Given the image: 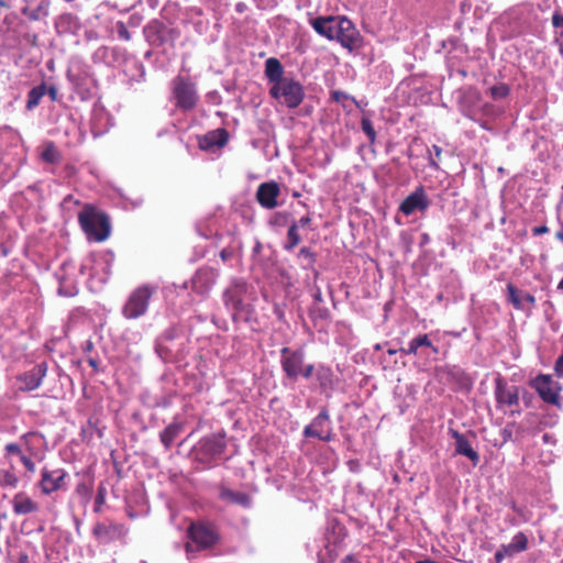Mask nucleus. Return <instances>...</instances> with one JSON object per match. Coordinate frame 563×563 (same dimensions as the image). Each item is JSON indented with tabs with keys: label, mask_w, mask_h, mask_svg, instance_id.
Returning a JSON list of instances; mask_svg holds the SVG:
<instances>
[{
	"label": "nucleus",
	"mask_w": 563,
	"mask_h": 563,
	"mask_svg": "<svg viewBox=\"0 0 563 563\" xmlns=\"http://www.w3.org/2000/svg\"><path fill=\"white\" fill-rule=\"evenodd\" d=\"M78 222L89 241L102 242L110 235L108 218L90 205H86L79 212Z\"/></svg>",
	"instance_id": "f257e3e1"
},
{
	"label": "nucleus",
	"mask_w": 563,
	"mask_h": 563,
	"mask_svg": "<svg viewBox=\"0 0 563 563\" xmlns=\"http://www.w3.org/2000/svg\"><path fill=\"white\" fill-rule=\"evenodd\" d=\"M157 291V286L144 284L133 289L122 307V316L133 320L143 317L150 306L151 298Z\"/></svg>",
	"instance_id": "f03ea898"
},
{
	"label": "nucleus",
	"mask_w": 563,
	"mask_h": 563,
	"mask_svg": "<svg viewBox=\"0 0 563 563\" xmlns=\"http://www.w3.org/2000/svg\"><path fill=\"white\" fill-rule=\"evenodd\" d=\"M529 386L538 394L540 399L559 410L563 409L561 396L562 385L551 374H538L529 380Z\"/></svg>",
	"instance_id": "7ed1b4c3"
},
{
	"label": "nucleus",
	"mask_w": 563,
	"mask_h": 563,
	"mask_svg": "<svg viewBox=\"0 0 563 563\" xmlns=\"http://www.w3.org/2000/svg\"><path fill=\"white\" fill-rule=\"evenodd\" d=\"M247 289V283L243 278H233L222 294L223 303L233 320H236L239 314L250 311V306L244 301Z\"/></svg>",
	"instance_id": "20e7f679"
},
{
	"label": "nucleus",
	"mask_w": 563,
	"mask_h": 563,
	"mask_svg": "<svg viewBox=\"0 0 563 563\" xmlns=\"http://www.w3.org/2000/svg\"><path fill=\"white\" fill-rule=\"evenodd\" d=\"M170 85L172 95L178 109L187 112L196 108L199 96L196 84L189 77L176 76Z\"/></svg>",
	"instance_id": "39448f33"
},
{
	"label": "nucleus",
	"mask_w": 563,
	"mask_h": 563,
	"mask_svg": "<svg viewBox=\"0 0 563 563\" xmlns=\"http://www.w3.org/2000/svg\"><path fill=\"white\" fill-rule=\"evenodd\" d=\"M269 96L280 100L287 108L295 109L303 101L305 90L298 80L288 77L277 86H271Z\"/></svg>",
	"instance_id": "423d86ee"
},
{
	"label": "nucleus",
	"mask_w": 563,
	"mask_h": 563,
	"mask_svg": "<svg viewBox=\"0 0 563 563\" xmlns=\"http://www.w3.org/2000/svg\"><path fill=\"white\" fill-rule=\"evenodd\" d=\"M520 394L521 387L508 385L505 378L500 376L495 379L494 395L498 409H505L508 407L511 408V415H521Z\"/></svg>",
	"instance_id": "0eeeda50"
},
{
	"label": "nucleus",
	"mask_w": 563,
	"mask_h": 563,
	"mask_svg": "<svg viewBox=\"0 0 563 563\" xmlns=\"http://www.w3.org/2000/svg\"><path fill=\"white\" fill-rule=\"evenodd\" d=\"M227 448L224 435L221 433H213L203 437L194 448L196 459L210 465L214 460L220 457Z\"/></svg>",
	"instance_id": "6e6552de"
},
{
	"label": "nucleus",
	"mask_w": 563,
	"mask_h": 563,
	"mask_svg": "<svg viewBox=\"0 0 563 563\" xmlns=\"http://www.w3.org/2000/svg\"><path fill=\"white\" fill-rule=\"evenodd\" d=\"M188 537L197 550H205L213 547L219 540L216 526L208 521L192 522L188 528Z\"/></svg>",
	"instance_id": "1a4fd4ad"
},
{
	"label": "nucleus",
	"mask_w": 563,
	"mask_h": 563,
	"mask_svg": "<svg viewBox=\"0 0 563 563\" xmlns=\"http://www.w3.org/2000/svg\"><path fill=\"white\" fill-rule=\"evenodd\" d=\"M48 365L46 362L37 363L30 371L21 373L16 376L19 383V390L23 393H30L37 389L43 379L46 377Z\"/></svg>",
	"instance_id": "9d476101"
},
{
	"label": "nucleus",
	"mask_w": 563,
	"mask_h": 563,
	"mask_svg": "<svg viewBox=\"0 0 563 563\" xmlns=\"http://www.w3.org/2000/svg\"><path fill=\"white\" fill-rule=\"evenodd\" d=\"M67 472L64 468L49 470L44 467L41 472L40 487L44 495L66 488Z\"/></svg>",
	"instance_id": "9b49d317"
},
{
	"label": "nucleus",
	"mask_w": 563,
	"mask_h": 563,
	"mask_svg": "<svg viewBox=\"0 0 563 563\" xmlns=\"http://www.w3.org/2000/svg\"><path fill=\"white\" fill-rule=\"evenodd\" d=\"M128 528L122 523L97 522L92 528L93 537L101 543H110L126 536Z\"/></svg>",
	"instance_id": "f8f14e48"
},
{
	"label": "nucleus",
	"mask_w": 563,
	"mask_h": 563,
	"mask_svg": "<svg viewBox=\"0 0 563 563\" xmlns=\"http://www.w3.org/2000/svg\"><path fill=\"white\" fill-rule=\"evenodd\" d=\"M282 367L287 377L296 379L302 372L305 355L302 351H291L288 347H283L282 351Z\"/></svg>",
	"instance_id": "ddd939ff"
},
{
	"label": "nucleus",
	"mask_w": 563,
	"mask_h": 563,
	"mask_svg": "<svg viewBox=\"0 0 563 563\" xmlns=\"http://www.w3.org/2000/svg\"><path fill=\"white\" fill-rule=\"evenodd\" d=\"M430 206V200L423 187L416 188L409 196H407L399 206V211L405 216L413 214L417 211H426Z\"/></svg>",
	"instance_id": "4468645a"
},
{
	"label": "nucleus",
	"mask_w": 563,
	"mask_h": 563,
	"mask_svg": "<svg viewBox=\"0 0 563 563\" xmlns=\"http://www.w3.org/2000/svg\"><path fill=\"white\" fill-rule=\"evenodd\" d=\"M177 333L176 329H167L156 341L155 351L164 362L175 361L178 349L174 344Z\"/></svg>",
	"instance_id": "2eb2a0df"
},
{
	"label": "nucleus",
	"mask_w": 563,
	"mask_h": 563,
	"mask_svg": "<svg viewBox=\"0 0 563 563\" xmlns=\"http://www.w3.org/2000/svg\"><path fill=\"white\" fill-rule=\"evenodd\" d=\"M335 41H338L344 48L350 51L358 46L360 33L352 21L345 16L341 15Z\"/></svg>",
	"instance_id": "dca6fc26"
},
{
	"label": "nucleus",
	"mask_w": 563,
	"mask_h": 563,
	"mask_svg": "<svg viewBox=\"0 0 563 563\" xmlns=\"http://www.w3.org/2000/svg\"><path fill=\"white\" fill-rule=\"evenodd\" d=\"M280 195L279 185L272 180L263 183L257 187L256 200L265 209H274L278 206L277 198Z\"/></svg>",
	"instance_id": "f3484780"
},
{
	"label": "nucleus",
	"mask_w": 563,
	"mask_h": 563,
	"mask_svg": "<svg viewBox=\"0 0 563 563\" xmlns=\"http://www.w3.org/2000/svg\"><path fill=\"white\" fill-rule=\"evenodd\" d=\"M341 15L318 16L310 20L313 30L321 36L334 41L338 36Z\"/></svg>",
	"instance_id": "a211bd4d"
},
{
	"label": "nucleus",
	"mask_w": 563,
	"mask_h": 563,
	"mask_svg": "<svg viewBox=\"0 0 563 563\" xmlns=\"http://www.w3.org/2000/svg\"><path fill=\"white\" fill-rule=\"evenodd\" d=\"M13 512L16 516L30 515L38 511L40 506L36 501L30 498L24 493H18L13 496L12 500Z\"/></svg>",
	"instance_id": "6ab92c4d"
},
{
	"label": "nucleus",
	"mask_w": 563,
	"mask_h": 563,
	"mask_svg": "<svg viewBox=\"0 0 563 563\" xmlns=\"http://www.w3.org/2000/svg\"><path fill=\"white\" fill-rule=\"evenodd\" d=\"M451 435L455 440V452L456 454L468 457L474 465L479 461L478 453L472 448L466 437L456 430H451Z\"/></svg>",
	"instance_id": "aec40b11"
},
{
	"label": "nucleus",
	"mask_w": 563,
	"mask_h": 563,
	"mask_svg": "<svg viewBox=\"0 0 563 563\" xmlns=\"http://www.w3.org/2000/svg\"><path fill=\"white\" fill-rule=\"evenodd\" d=\"M284 66L278 58L269 57L266 59L264 74L272 86H277L285 80L286 77L284 76Z\"/></svg>",
	"instance_id": "412c9836"
},
{
	"label": "nucleus",
	"mask_w": 563,
	"mask_h": 563,
	"mask_svg": "<svg viewBox=\"0 0 563 563\" xmlns=\"http://www.w3.org/2000/svg\"><path fill=\"white\" fill-rule=\"evenodd\" d=\"M219 497L230 504L239 505L243 508H251L252 497L243 492H235L228 487H221Z\"/></svg>",
	"instance_id": "4be33fe9"
},
{
	"label": "nucleus",
	"mask_w": 563,
	"mask_h": 563,
	"mask_svg": "<svg viewBox=\"0 0 563 563\" xmlns=\"http://www.w3.org/2000/svg\"><path fill=\"white\" fill-rule=\"evenodd\" d=\"M330 424V417L327 409H322L317 417L311 421L310 424L306 426L303 429V437L306 438H316L320 437V433L323 432V428Z\"/></svg>",
	"instance_id": "5701e85b"
},
{
	"label": "nucleus",
	"mask_w": 563,
	"mask_h": 563,
	"mask_svg": "<svg viewBox=\"0 0 563 563\" xmlns=\"http://www.w3.org/2000/svg\"><path fill=\"white\" fill-rule=\"evenodd\" d=\"M431 347L434 353L439 352V349L432 344L430 341L428 334H421L416 338H413L409 343L407 349H400V352L404 354H413L416 355L418 353L419 347Z\"/></svg>",
	"instance_id": "b1692460"
},
{
	"label": "nucleus",
	"mask_w": 563,
	"mask_h": 563,
	"mask_svg": "<svg viewBox=\"0 0 563 563\" xmlns=\"http://www.w3.org/2000/svg\"><path fill=\"white\" fill-rule=\"evenodd\" d=\"M183 430V423L174 421L169 423L159 434V439L164 446L170 449L174 440L180 434Z\"/></svg>",
	"instance_id": "393cba45"
},
{
	"label": "nucleus",
	"mask_w": 563,
	"mask_h": 563,
	"mask_svg": "<svg viewBox=\"0 0 563 563\" xmlns=\"http://www.w3.org/2000/svg\"><path fill=\"white\" fill-rule=\"evenodd\" d=\"M228 141V133L224 129H218L216 131H212L208 133L205 136L206 144L202 145L206 148L210 147H222Z\"/></svg>",
	"instance_id": "a878e982"
},
{
	"label": "nucleus",
	"mask_w": 563,
	"mask_h": 563,
	"mask_svg": "<svg viewBox=\"0 0 563 563\" xmlns=\"http://www.w3.org/2000/svg\"><path fill=\"white\" fill-rule=\"evenodd\" d=\"M46 95V86L44 84L32 88L27 93L26 109L33 110L40 104L41 99Z\"/></svg>",
	"instance_id": "bb28decb"
},
{
	"label": "nucleus",
	"mask_w": 563,
	"mask_h": 563,
	"mask_svg": "<svg viewBox=\"0 0 563 563\" xmlns=\"http://www.w3.org/2000/svg\"><path fill=\"white\" fill-rule=\"evenodd\" d=\"M19 484V477L14 472L13 465L8 470H0V486L2 488H15Z\"/></svg>",
	"instance_id": "cd10ccee"
},
{
	"label": "nucleus",
	"mask_w": 563,
	"mask_h": 563,
	"mask_svg": "<svg viewBox=\"0 0 563 563\" xmlns=\"http://www.w3.org/2000/svg\"><path fill=\"white\" fill-rule=\"evenodd\" d=\"M162 30H163V25L157 21H153L144 27V34L150 42L162 43L163 42V35L161 34Z\"/></svg>",
	"instance_id": "c85d7f7f"
},
{
	"label": "nucleus",
	"mask_w": 563,
	"mask_h": 563,
	"mask_svg": "<svg viewBox=\"0 0 563 563\" xmlns=\"http://www.w3.org/2000/svg\"><path fill=\"white\" fill-rule=\"evenodd\" d=\"M507 294L508 301L517 309V310H526V306L522 302V295L515 285H507Z\"/></svg>",
	"instance_id": "c756f323"
},
{
	"label": "nucleus",
	"mask_w": 563,
	"mask_h": 563,
	"mask_svg": "<svg viewBox=\"0 0 563 563\" xmlns=\"http://www.w3.org/2000/svg\"><path fill=\"white\" fill-rule=\"evenodd\" d=\"M297 256L301 267L305 269L311 268L316 262L314 253L307 246L301 247Z\"/></svg>",
	"instance_id": "7c9ffc66"
},
{
	"label": "nucleus",
	"mask_w": 563,
	"mask_h": 563,
	"mask_svg": "<svg viewBox=\"0 0 563 563\" xmlns=\"http://www.w3.org/2000/svg\"><path fill=\"white\" fill-rule=\"evenodd\" d=\"M297 225H290L287 232V241L284 244V250L287 252L292 251L301 241Z\"/></svg>",
	"instance_id": "2f4dec72"
},
{
	"label": "nucleus",
	"mask_w": 563,
	"mask_h": 563,
	"mask_svg": "<svg viewBox=\"0 0 563 563\" xmlns=\"http://www.w3.org/2000/svg\"><path fill=\"white\" fill-rule=\"evenodd\" d=\"M508 544L516 553L523 552L528 548V537L521 531L517 532Z\"/></svg>",
	"instance_id": "473e14b6"
},
{
	"label": "nucleus",
	"mask_w": 563,
	"mask_h": 563,
	"mask_svg": "<svg viewBox=\"0 0 563 563\" xmlns=\"http://www.w3.org/2000/svg\"><path fill=\"white\" fill-rule=\"evenodd\" d=\"M317 379L322 389L330 387L332 385V371L324 366L318 367Z\"/></svg>",
	"instance_id": "72a5a7b5"
},
{
	"label": "nucleus",
	"mask_w": 563,
	"mask_h": 563,
	"mask_svg": "<svg viewBox=\"0 0 563 563\" xmlns=\"http://www.w3.org/2000/svg\"><path fill=\"white\" fill-rule=\"evenodd\" d=\"M361 126H362V131L366 134L369 142L373 143L376 139V132H375L372 121L369 119H362Z\"/></svg>",
	"instance_id": "f704fd0d"
},
{
	"label": "nucleus",
	"mask_w": 563,
	"mask_h": 563,
	"mask_svg": "<svg viewBox=\"0 0 563 563\" xmlns=\"http://www.w3.org/2000/svg\"><path fill=\"white\" fill-rule=\"evenodd\" d=\"M42 158L47 163H55L59 158V154L54 145H48L42 153Z\"/></svg>",
	"instance_id": "c9c22d12"
},
{
	"label": "nucleus",
	"mask_w": 563,
	"mask_h": 563,
	"mask_svg": "<svg viewBox=\"0 0 563 563\" xmlns=\"http://www.w3.org/2000/svg\"><path fill=\"white\" fill-rule=\"evenodd\" d=\"M106 495H107L106 487L102 485L99 486L98 490H97V496L95 499V507H93L95 512L101 511V508H102L103 504L106 503Z\"/></svg>",
	"instance_id": "e433bc0d"
},
{
	"label": "nucleus",
	"mask_w": 563,
	"mask_h": 563,
	"mask_svg": "<svg viewBox=\"0 0 563 563\" xmlns=\"http://www.w3.org/2000/svg\"><path fill=\"white\" fill-rule=\"evenodd\" d=\"M442 148L439 145H433L432 150L429 151V165L435 169L439 168L437 159L441 157Z\"/></svg>",
	"instance_id": "4c0bfd02"
},
{
	"label": "nucleus",
	"mask_w": 563,
	"mask_h": 563,
	"mask_svg": "<svg viewBox=\"0 0 563 563\" xmlns=\"http://www.w3.org/2000/svg\"><path fill=\"white\" fill-rule=\"evenodd\" d=\"M509 88L506 85L494 86L490 88V95L495 99H501L507 97Z\"/></svg>",
	"instance_id": "58836bf2"
},
{
	"label": "nucleus",
	"mask_w": 563,
	"mask_h": 563,
	"mask_svg": "<svg viewBox=\"0 0 563 563\" xmlns=\"http://www.w3.org/2000/svg\"><path fill=\"white\" fill-rule=\"evenodd\" d=\"M4 451H5V457H9L10 455H16L21 459V455H24L22 453L20 445L16 443H8L4 446Z\"/></svg>",
	"instance_id": "ea45409f"
},
{
	"label": "nucleus",
	"mask_w": 563,
	"mask_h": 563,
	"mask_svg": "<svg viewBox=\"0 0 563 563\" xmlns=\"http://www.w3.org/2000/svg\"><path fill=\"white\" fill-rule=\"evenodd\" d=\"M117 31L120 38L124 41L131 40V33L126 29L125 24L122 21L117 22Z\"/></svg>",
	"instance_id": "a19ab883"
},
{
	"label": "nucleus",
	"mask_w": 563,
	"mask_h": 563,
	"mask_svg": "<svg viewBox=\"0 0 563 563\" xmlns=\"http://www.w3.org/2000/svg\"><path fill=\"white\" fill-rule=\"evenodd\" d=\"M331 99L335 102H340V103H343L345 100H353L354 99L347 95L346 92L344 91H340V90H334L331 92Z\"/></svg>",
	"instance_id": "79ce46f5"
},
{
	"label": "nucleus",
	"mask_w": 563,
	"mask_h": 563,
	"mask_svg": "<svg viewBox=\"0 0 563 563\" xmlns=\"http://www.w3.org/2000/svg\"><path fill=\"white\" fill-rule=\"evenodd\" d=\"M522 302L526 309H531L536 305V298L533 295L526 292L522 295Z\"/></svg>",
	"instance_id": "37998d69"
},
{
	"label": "nucleus",
	"mask_w": 563,
	"mask_h": 563,
	"mask_svg": "<svg viewBox=\"0 0 563 563\" xmlns=\"http://www.w3.org/2000/svg\"><path fill=\"white\" fill-rule=\"evenodd\" d=\"M554 372L556 376L563 378V354L558 357L554 363Z\"/></svg>",
	"instance_id": "c03bdc74"
},
{
	"label": "nucleus",
	"mask_w": 563,
	"mask_h": 563,
	"mask_svg": "<svg viewBox=\"0 0 563 563\" xmlns=\"http://www.w3.org/2000/svg\"><path fill=\"white\" fill-rule=\"evenodd\" d=\"M20 460L29 472H31V473L35 472V464L33 463V461L30 457H27L26 455H21Z\"/></svg>",
	"instance_id": "a18cd8bd"
},
{
	"label": "nucleus",
	"mask_w": 563,
	"mask_h": 563,
	"mask_svg": "<svg viewBox=\"0 0 563 563\" xmlns=\"http://www.w3.org/2000/svg\"><path fill=\"white\" fill-rule=\"evenodd\" d=\"M520 396H521L526 407H530L532 404V400H533V395L530 394L529 391H527L526 389L521 388Z\"/></svg>",
	"instance_id": "49530a36"
},
{
	"label": "nucleus",
	"mask_w": 563,
	"mask_h": 563,
	"mask_svg": "<svg viewBox=\"0 0 563 563\" xmlns=\"http://www.w3.org/2000/svg\"><path fill=\"white\" fill-rule=\"evenodd\" d=\"M287 214L277 212L273 216L271 223L273 224H284L286 222Z\"/></svg>",
	"instance_id": "de8ad7c7"
},
{
	"label": "nucleus",
	"mask_w": 563,
	"mask_h": 563,
	"mask_svg": "<svg viewBox=\"0 0 563 563\" xmlns=\"http://www.w3.org/2000/svg\"><path fill=\"white\" fill-rule=\"evenodd\" d=\"M311 218L309 216L301 217L298 221H294L291 224L297 225V229L305 228L310 224Z\"/></svg>",
	"instance_id": "09e8293b"
},
{
	"label": "nucleus",
	"mask_w": 563,
	"mask_h": 563,
	"mask_svg": "<svg viewBox=\"0 0 563 563\" xmlns=\"http://www.w3.org/2000/svg\"><path fill=\"white\" fill-rule=\"evenodd\" d=\"M552 25L563 29V15L559 14V12H554L552 15Z\"/></svg>",
	"instance_id": "8fccbe9b"
},
{
	"label": "nucleus",
	"mask_w": 563,
	"mask_h": 563,
	"mask_svg": "<svg viewBox=\"0 0 563 563\" xmlns=\"http://www.w3.org/2000/svg\"><path fill=\"white\" fill-rule=\"evenodd\" d=\"M93 349H95V344H93V342H92V340H91V339H88V340H86V341L82 343V352H84V353H90V352H92V351H93Z\"/></svg>",
	"instance_id": "3c124183"
},
{
	"label": "nucleus",
	"mask_w": 563,
	"mask_h": 563,
	"mask_svg": "<svg viewBox=\"0 0 563 563\" xmlns=\"http://www.w3.org/2000/svg\"><path fill=\"white\" fill-rule=\"evenodd\" d=\"M313 371H314V366L312 364H309V365H306L305 367L302 366L301 374L305 378H309V377H311Z\"/></svg>",
	"instance_id": "603ef678"
},
{
	"label": "nucleus",
	"mask_w": 563,
	"mask_h": 563,
	"mask_svg": "<svg viewBox=\"0 0 563 563\" xmlns=\"http://www.w3.org/2000/svg\"><path fill=\"white\" fill-rule=\"evenodd\" d=\"M548 232H549V228L545 224L539 225V227H534L532 229L533 235H541V234H545Z\"/></svg>",
	"instance_id": "864d4df0"
},
{
	"label": "nucleus",
	"mask_w": 563,
	"mask_h": 563,
	"mask_svg": "<svg viewBox=\"0 0 563 563\" xmlns=\"http://www.w3.org/2000/svg\"><path fill=\"white\" fill-rule=\"evenodd\" d=\"M500 550L503 551V553L506 555V556H514L515 554H517L512 548L509 547V544H501L500 545Z\"/></svg>",
	"instance_id": "5fc2aeb1"
},
{
	"label": "nucleus",
	"mask_w": 563,
	"mask_h": 563,
	"mask_svg": "<svg viewBox=\"0 0 563 563\" xmlns=\"http://www.w3.org/2000/svg\"><path fill=\"white\" fill-rule=\"evenodd\" d=\"M319 440L321 441H325V442H329L332 440L333 438V433L332 431L329 429L325 433L321 432L320 433V437H317Z\"/></svg>",
	"instance_id": "6e6d98bb"
},
{
	"label": "nucleus",
	"mask_w": 563,
	"mask_h": 563,
	"mask_svg": "<svg viewBox=\"0 0 563 563\" xmlns=\"http://www.w3.org/2000/svg\"><path fill=\"white\" fill-rule=\"evenodd\" d=\"M46 93L51 97L53 101L57 99V89L54 86L46 88Z\"/></svg>",
	"instance_id": "4d7b16f0"
},
{
	"label": "nucleus",
	"mask_w": 563,
	"mask_h": 563,
	"mask_svg": "<svg viewBox=\"0 0 563 563\" xmlns=\"http://www.w3.org/2000/svg\"><path fill=\"white\" fill-rule=\"evenodd\" d=\"M205 275H206V274H203V273H198V274L195 276V278L192 279V284H194V287H195V288H198V287H199V286H198V284H199L200 282H202V280H203Z\"/></svg>",
	"instance_id": "13d9d810"
},
{
	"label": "nucleus",
	"mask_w": 563,
	"mask_h": 563,
	"mask_svg": "<svg viewBox=\"0 0 563 563\" xmlns=\"http://www.w3.org/2000/svg\"><path fill=\"white\" fill-rule=\"evenodd\" d=\"M506 558V555L503 553V551L500 550V548L496 551L495 553V561L496 563H501L504 561V559Z\"/></svg>",
	"instance_id": "bf43d9fd"
},
{
	"label": "nucleus",
	"mask_w": 563,
	"mask_h": 563,
	"mask_svg": "<svg viewBox=\"0 0 563 563\" xmlns=\"http://www.w3.org/2000/svg\"><path fill=\"white\" fill-rule=\"evenodd\" d=\"M341 563H362L360 562L354 555L350 554V555H346L342 561Z\"/></svg>",
	"instance_id": "052dcab7"
},
{
	"label": "nucleus",
	"mask_w": 563,
	"mask_h": 563,
	"mask_svg": "<svg viewBox=\"0 0 563 563\" xmlns=\"http://www.w3.org/2000/svg\"><path fill=\"white\" fill-rule=\"evenodd\" d=\"M87 362L88 364L95 369V371H99V363H98V360L95 358V357H88L87 358Z\"/></svg>",
	"instance_id": "680f3d73"
},
{
	"label": "nucleus",
	"mask_w": 563,
	"mask_h": 563,
	"mask_svg": "<svg viewBox=\"0 0 563 563\" xmlns=\"http://www.w3.org/2000/svg\"><path fill=\"white\" fill-rule=\"evenodd\" d=\"M18 563H31V560L26 553H20L18 558Z\"/></svg>",
	"instance_id": "e2e57ef3"
},
{
	"label": "nucleus",
	"mask_w": 563,
	"mask_h": 563,
	"mask_svg": "<svg viewBox=\"0 0 563 563\" xmlns=\"http://www.w3.org/2000/svg\"><path fill=\"white\" fill-rule=\"evenodd\" d=\"M102 257L106 263H109V261L113 258V255L112 253H106Z\"/></svg>",
	"instance_id": "0e129e2a"
},
{
	"label": "nucleus",
	"mask_w": 563,
	"mask_h": 563,
	"mask_svg": "<svg viewBox=\"0 0 563 563\" xmlns=\"http://www.w3.org/2000/svg\"><path fill=\"white\" fill-rule=\"evenodd\" d=\"M556 239L560 240L561 242H563V230H560L556 232L555 234Z\"/></svg>",
	"instance_id": "69168bd1"
},
{
	"label": "nucleus",
	"mask_w": 563,
	"mask_h": 563,
	"mask_svg": "<svg viewBox=\"0 0 563 563\" xmlns=\"http://www.w3.org/2000/svg\"><path fill=\"white\" fill-rule=\"evenodd\" d=\"M429 242V236L427 233L422 234V243H428Z\"/></svg>",
	"instance_id": "338daca9"
},
{
	"label": "nucleus",
	"mask_w": 563,
	"mask_h": 563,
	"mask_svg": "<svg viewBox=\"0 0 563 563\" xmlns=\"http://www.w3.org/2000/svg\"><path fill=\"white\" fill-rule=\"evenodd\" d=\"M558 289L559 290H563V278L560 280V283L558 284Z\"/></svg>",
	"instance_id": "774afa93"
}]
</instances>
